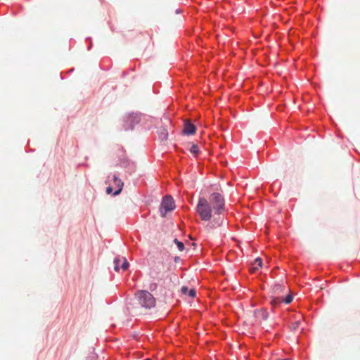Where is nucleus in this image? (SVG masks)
I'll return each instance as SVG.
<instances>
[{
  "label": "nucleus",
  "mask_w": 360,
  "mask_h": 360,
  "mask_svg": "<svg viewBox=\"0 0 360 360\" xmlns=\"http://www.w3.org/2000/svg\"><path fill=\"white\" fill-rule=\"evenodd\" d=\"M225 202L223 196L219 193L210 195L209 200L205 198H200L196 207V212L203 221H213L219 226L223 223L220 215L224 211Z\"/></svg>",
  "instance_id": "1"
},
{
  "label": "nucleus",
  "mask_w": 360,
  "mask_h": 360,
  "mask_svg": "<svg viewBox=\"0 0 360 360\" xmlns=\"http://www.w3.org/2000/svg\"><path fill=\"white\" fill-rule=\"evenodd\" d=\"M135 297L142 307L151 309L155 306V299L148 291L139 290L136 292Z\"/></svg>",
  "instance_id": "2"
},
{
  "label": "nucleus",
  "mask_w": 360,
  "mask_h": 360,
  "mask_svg": "<svg viewBox=\"0 0 360 360\" xmlns=\"http://www.w3.org/2000/svg\"><path fill=\"white\" fill-rule=\"evenodd\" d=\"M174 207V201L172 196L166 195L165 198H163L161 203L160 212L162 217H165L167 212L173 210Z\"/></svg>",
  "instance_id": "3"
},
{
  "label": "nucleus",
  "mask_w": 360,
  "mask_h": 360,
  "mask_svg": "<svg viewBox=\"0 0 360 360\" xmlns=\"http://www.w3.org/2000/svg\"><path fill=\"white\" fill-rule=\"evenodd\" d=\"M292 301V296L290 294H288L285 297H283L281 296H276L273 295L271 297L270 303L276 307L281 304V302H285V304H290Z\"/></svg>",
  "instance_id": "4"
},
{
  "label": "nucleus",
  "mask_w": 360,
  "mask_h": 360,
  "mask_svg": "<svg viewBox=\"0 0 360 360\" xmlns=\"http://www.w3.org/2000/svg\"><path fill=\"white\" fill-rule=\"evenodd\" d=\"M114 269L116 271H118L121 268L123 271H125L129 267V262L127 261L125 257H115L114 259Z\"/></svg>",
  "instance_id": "5"
},
{
  "label": "nucleus",
  "mask_w": 360,
  "mask_h": 360,
  "mask_svg": "<svg viewBox=\"0 0 360 360\" xmlns=\"http://www.w3.org/2000/svg\"><path fill=\"white\" fill-rule=\"evenodd\" d=\"M195 126L191 123L189 120H186L184 122L183 133L186 135H193L195 133Z\"/></svg>",
  "instance_id": "6"
},
{
  "label": "nucleus",
  "mask_w": 360,
  "mask_h": 360,
  "mask_svg": "<svg viewBox=\"0 0 360 360\" xmlns=\"http://www.w3.org/2000/svg\"><path fill=\"white\" fill-rule=\"evenodd\" d=\"M286 289V287L281 284H276L274 285L272 288V295L276 296H280L281 294H282L285 290Z\"/></svg>",
  "instance_id": "7"
},
{
  "label": "nucleus",
  "mask_w": 360,
  "mask_h": 360,
  "mask_svg": "<svg viewBox=\"0 0 360 360\" xmlns=\"http://www.w3.org/2000/svg\"><path fill=\"white\" fill-rule=\"evenodd\" d=\"M113 181L115 186L117 188V190L114 192L113 195H117L122 191L124 184L121 179L117 178L115 175L113 176Z\"/></svg>",
  "instance_id": "8"
},
{
  "label": "nucleus",
  "mask_w": 360,
  "mask_h": 360,
  "mask_svg": "<svg viewBox=\"0 0 360 360\" xmlns=\"http://www.w3.org/2000/svg\"><path fill=\"white\" fill-rule=\"evenodd\" d=\"M181 292L184 295H187L188 294V296L192 297V298L195 296V293H196L195 289L189 290L188 288V287H186V286H182L181 288Z\"/></svg>",
  "instance_id": "9"
},
{
  "label": "nucleus",
  "mask_w": 360,
  "mask_h": 360,
  "mask_svg": "<svg viewBox=\"0 0 360 360\" xmlns=\"http://www.w3.org/2000/svg\"><path fill=\"white\" fill-rule=\"evenodd\" d=\"M262 265V260L260 258H257L255 260L253 264V266L251 268L250 271L252 273H254L256 270H257Z\"/></svg>",
  "instance_id": "10"
},
{
  "label": "nucleus",
  "mask_w": 360,
  "mask_h": 360,
  "mask_svg": "<svg viewBox=\"0 0 360 360\" xmlns=\"http://www.w3.org/2000/svg\"><path fill=\"white\" fill-rule=\"evenodd\" d=\"M190 152L194 155H197L200 152L198 145L193 144L190 148Z\"/></svg>",
  "instance_id": "11"
},
{
  "label": "nucleus",
  "mask_w": 360,
  "mask_h": 360,
  "mask_svg": "<svg viewBox=\"0 0 360 360\" xmlns=\"http://www.w3.org/2000/svg\"><path fill=\"white\" fill-rule=\"evenodd\" d=\"M174 242L177 245V248H178L179 250H180V251H183L184 250V243L178 240L177 239H174Z\"/></svg>",
  "instance_id": "12"
},
{
  "label": "nucleus",
  "mask_w": 360,
  "mask_h": 360,
  "mask_svg": "<svg viewBox=\"0 0 360 360\" xmlns=\"http://www.w3.org/2000/svg\"><path fill=\"white\" fill-rule=\"evenodd\" d=\"M300 321H296L295 322H292L290 324V328L292 330H297L300 326Z\"/></svg>",
  "instance_id": "13"
},
{
  "label": "nucleus",
  "mask_w": 360,
  "mask_h": 360,
  "mask_svg": "<svg viewBox=\"0 0 360 360\" xmlns=\"http://www.w3.org/2000/svg\"><path fill=\"white\" fill-rule=\"evenodd\" d=\"M168 136V132L166 131V129H163V131L160 134V138L162 140H166L167 139Z\"/></svg>",
  "instance_id": "14"
},
{
  "label": "nucleus",
  "mask_w": 360,
  "mask_h": 360,
  "mask_svg": "<svg viewBox=\"0 0 360 360\" xmlns=\"http://www.w3.org/2000/svg\"><path fill=\"white\" fill-rule=\"evenodd\" d=\"M258 314L262 316V318L266 320L267 319V313L264 311H261L258 312Z\"/></svg>",
  "instance_id": "15"
},
{
  "label": "nucleus",
  "mask_w": 360,
  "mask_h": 360,
  "mask_svg": "<svg viewBox=\"0 0 360 360\" xmlns=\"http://www.w3.org/2000/svg\"><path fill=\"white\" fill-rule=\"evenodd\" d=\"M112 192V188L110 187V186H108L107 188H106V193L108 194H110Z\"/></svg>",
  "instance_id": "16"
},
{
  "label": "nucleus",
  "mask_w": 360,
  "mask_h": 360,
  "mask_svg": "<svg viewBox=\"0 0 360 360\" xmlns=\"http://www.w3.org/2000/svg\"><path fill=\"white\" fill-rule=\"evenodd\" d=\"M157 287V284L156 283H153V284H151L150 286V290H153L156 288Z\"/></svg>",
  "instance_id": "17"
}]
</instances>
